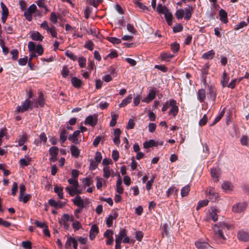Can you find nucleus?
I'll list each match as a JSON object with an SVG mask.
<instances>
[{
    "label": "nucleus",
    "instance_id": "1",
    "mask_svg": "<svg viewBox=\"0 0 249 249\" xmlns=\"http://www.w3.org/2000/svg\"><path fill=\"white\" fill-rule=\"evenodd\" d=\"M28 48L29 52L31 53L29 58V61L34 57H36L37 55H41L43 53V49L41 45H36L33 41H29L28 44Z\"/></svg>",
    "mask_w": 249,
    "mask_h": 249
},
{
    "label": "nucleus",
    "instance_id": "2",
    "mask_svg": "<svg viewBox=\"0 0 249 249\" xmlns=\"http://www.w3.org/2000/svg\"><path fill=\"white\" fill-rule=\"evenodd\" d=\"M215 227L218 229H214V235L215 237L218 238L220 240H226V237L223 234V229H228V225L225 223H221L215 225Z\"/></svg>",
    "mask_w": 249,
    "mask_h": 249
},
{
    "label": "nucleus",
    "instance_id": "3",
    "mask_svg": "<svg viewBox=\"0 0 249 249\" xmlns=\"http://www.w3.org/2000/svg\"><path fill=\"white\" fill-rule=\"evenodd\" d=\"M33 104L29 100L26 99L20 106H18L15 110V112H23L29 108H32Z\"/></svg>",
    "mask_w": 249,
    "mask_h": 249
},
{
    "label": "nucleus",
    "instance_id": "4",
    "mask_svg": "<svg viewBox=\"0 0 249 249\" xmlns=\"http://www.w3.org/2000/svg\"><path fill=\"white\" fill-rule=\"evenodd\" d=\"M170 107L171 109L168 112V114L175 117L178 112V106L177 101L174 99H170Z\"/></svg>",
    "mask_w": 249,
    "mask_h": 249
},
{
    "label": "nucleus",
    "instance_id": "5",
    "mask_svg": "<svg viewBox=\"0 0 249 249\" xmlns=\"http://www.w3.org/2000/svg\"><path fill=\"white\" fill-rule=\"evenodd\" d=\"M36 6L33 4L24 12V16L26 19L29 21H31L32 20V14L35 13L36 10Z\"/></svg>",
    "mask_w": 249,
    "mask_h": 249
},
{
    "label": "nucleus",
    "instance_id": "6",
    "mask_svg": "<svg viewBox=\"0 0 249 249\" xmlns=\"http://www.w3.org/2000/svg\"><path fill=\"white\" fill-rule=\"evenodd\" d=\"M208 98L209 100H211L214 103L215 102L217 96L216 89L212 85H208Z\"/></svg>",
    "mask_w": 249,
    "mask_h": 249
},
{
    "label": "nucleus",
    "instance_id": "7",
    "mask_svg": "<svg viewBox=\"0 0 249 249\" xmlns=\"http://www.w3.org/2000/svg\"><path fill=\"white\" fill-rule=\"evenodd\" d=\"M59 149L56 146H52L50 148L49 152L51 155L50 160L51 162H55L57 160V156L58 154Z\"/></svg>",
    "mask_w": 249,
    "mask_h": 249
},
{
    "label": "nucleus",
    "instance_id": "8",
    "mask_svg": "<svg viewBox=\"0 0 249 249\" xmlns=\"http://www.w3.org/2000/svg\"><path fill=\"white\" fill-rule=\"evenodd\" d=\"M246 208V204L245 202H239L232 206V211L239 213L243 212Z\"/></svg>",
    "mask_w": 249,
    "mask_h": 249
},
{
    "label": "nucleus",
    "instance_id": "9",
    "mask_svg": "<svg viewBox=\"0 0 249 249\" xmlns=\"http://www.w3.org/2000/svg\"><path fill=\"white\" fill-rule=\"evenodd\" d=\"M157 89L156 88H154L150 90V92L146 97H145L142 101L143 102L147 103H149L155 99L156 96Z\"/></svg>",
    "mask_w": 249,
    "mask_h": 249
},
{
    "label": "nucleus",
    "instance_id": "10",
    "mask_svg": "<svg viewBox=\"0 0 249 249\" xmlns=\"http://www.w3.org/2000/svg\"><path fill=\"white\" fill-rule=\"evenodd\" d=\"M0 6L2 9L1 21L3 23H5L9 15V11L6 6L3 2H1Z\"/></svg>",
    "mask_w": 249,
    "mask_h": 249
},
{
    "label": "nucleus",
    "instance_id": "11",
    "mask_svg": "<svg viewBox=\"0 0 249 249\" xmlns=\"http://www.w3.org/2000/svg\"><path fill=\"white\" fill-rule=\"evenodd\" d=\"M238 239L243 242H247L249 240V233L244 231H240L237 233Z\"/></svg>",
    "mask_w": 249,
    "mask_h": 249
},
{
    "label": "nucleus",
    "instance_id": "12",
    "mask_svg": "<svg viewBox=\"0 0 249 249\" xmlns=\"http://www.w3.org/2000/svg\"><path fill=\"white\" fill-rule=\"evenodd\" d=\"M30 37L34 40L41 41L44 37L37 31H31L29 33Z\"/></svg>",
    "mask_w": 249,
    "mask_h": 249
},
{
    "label": "nucleus",
    "instance_id": "13",
    "mask_svg": "<svg viewBox=\"0 0 249 249\" xmlns=\"http://www.w3.org/2000/svg\"><path fill=\"white\" fill-rule=\"evenodd\" d=\"M218 213H219V211L216 208L212 207L211 211L208 216V218L209 219L213 220L214 222H216L218 219Z\"/></svg>",
    "mask_w": 249,
    "mask_h": 249
},
{
    "label": "nucleus",
    "instance_id": "14",
    "mask_svg": "<svg viewBox=\"0 0 249 249\" xmlns=\"http://www.w3.org/2000/svg\"><path fill=\"white\" fill-rule=\"evenodd\" d=\"M72 201L74 205L77 206L78 207L84 208L85 207L84 200L79 195H77L74 198H73L72 199Z\"/></svg>",
    "mask_w": 249,
    "mask_h": 249
},
{
    "label": "nucleus",
    "instance_id": "15",
    "mask_svg": "<svg viewBox=\"0 0 249 249\" xmlns=\"http://www.w3.org/2000/svg\"><path fill=\"white\" fill-rule=\"evenodd\" d=\"M206 90L204 89H199L197 92V98L200 103H204L206 99Z\"/></svg>",
    "mask_w": 249,
    "mask_h": 249
},
{
    "label": "nucleus",
    "instance_id": "16",
    "mask_svg": "<svg viewBox=\"0 0 249 249\" xmlns=\"http://www.w3.org/2000/svg\"><path fill=\"white\" fill-rule=\"evenodd\" d=\"M49 204L51 206L54 207L56 209L61 208L65 205V203H63L61 201H56L53 199H51L49 200Z\"/></svg>",
    "mask_w": 249,
    "mask_h": 249
},
{
    "label": "nucleus",
    "instance_id": "17",
    "mask_svg": "<svg viewBox=\"0 0 249 249\" xmlns=\"http://www.w3.org/2000/svg\"><path fill=\"white\" fill-rule=\"evenodd\" d=\"M195 245L198 249H209L212 248L208 243L201 240L196 241Z\"/></svg>",
    "mask_w": 249,
    "mask_h": 249
},
{
    "label": "nucleus",
    "instance_id": "18",
    "mask_svg": "<svg viewBox=\"0 0 249 249\" xmlns=\"http://www.w3.org/2000/svg\"><path fill=\"white\" fill-rule=\"evenodd\" d=\"M68 135V132L65 128H60V141L61 144L66 141Z\"/></svg>",
    "mask_w": 249,
    "mask_h": 249
},
{
    "label": "nucleus",
    "instance_id": "19",
    "mask_svg": "<svg viewBox=\"0 0 249 249\" xmlns=\"http://www.w3.org/2000/svg\"><path fill=\"white\" fill-rule=\"evenodd\" d=\"M80 133V130L75 131L72 135H70L68 137L69 140L72 142L77 144L78 143V137Z\"/></svg>",
    "mask_w": 249,
    "mask_h": 249
},
{
    "label": "nucleus",
    "instance_id": "20",
    "mask_svg": "<svg viewBox=\"0 0 249 249\" xmlns=\"http://www.w3.org/2000/svg\"><path fill=\"white\" fill-rule=\"evenodd\" d=\"M97 123V120L94 119L92 115H89L86 118L84 122L85 125L89 124L91 126H94Z\"/></svg>",
    "mask_w": 249,
    "mask_h": 249
},
{
    "label": "nucleus",
    "instance_id": "21",
    "mask_svg": "<svg viewBox=\"0 0 249 249\" xmlns=\"http://www.w3.org/2000/svg\"><path fill=\"white\" fill-rule=\"evenodd\" d=\"M219 170L218 168H213L211 170V175L214 182H217L219 180Z\"/></svg>",
    "mask_w": 249,
    "mask_h": 249
},
{
    "label": "nucleus",
    "instance_id": "22",
    "mask_svg": "<svg viewBox=\"0 0 249 249\" xmlns=\"http://www.w3.org/2000/svg\"><path fill=\"white\" fill-rule=\"evenodd\" d=\"M219 15L220 17V20L224 23L226 24L228 22L227 18V13L225 10L221 9L219 11Z\"/></svg>",
    "mask_w": 249,
    "mask_h": 249
},
{
    "label": "nucleus",
    "instance_id": "23",
    "mask_svg": "<svg viewBox=\"0 0 249 249\" xmlns=\"http://www.w3.org/2000/svg\"><path fill=\"white\" fill-rule=\"evenodd\" d=\"M178 192V189L176 187L172 186L170 187L166 191V196L168 198L172 195H177Z\"/></svg>",
    "mask_w": 249,
    "mask_h": 249
},
{
    "label": "nucleus",
    "instance_id": "24",
    "mask_svg": "<svg viewBox=\"0 0 249 249\" xmlns=\"http://www.w3.org/2000/svg\"><path fill=\"white\" fill-rule=\"evenodd\" d=\"M188 7H186L184 9V14H185L184 18L186 20H189L192 17V12L193 11L194 9L192 6L188 5Z\"/></svg>",
    "mask_w": 249,
    "mask_h": 249
},
{
    "label": "nucleus",
    "instance_id": "25",
    "mask_svg": "<svg viewBox=\"0 0 249 249\" xmlns=\"http://www.w3.org/2000/svg\"><path fill=\"white\" fill-rule=\"evenodd\" d=\"M215 55V52L213 50H211L203 54L202 58L204 59L211 60L212 59Z\"/></svg>",
    "mask_w": 249,
    "mask_h": 249
},
{
    "label": "nucleus",
    "instance_id": "26",
    "mask_svg": "<svg viewBox=\"0 0 249 249\" xmlns=\"http://www.w3.org/2000/svg\"><path fill=\"white\" fill-rule=\"evenodd\" d=\"M127 231L124 228H121L118 235H115L116 239L122 241L123 239L127 235Z\"/></svg>",
    "mask_w": 249,
    "mask_h": 249
},
{
    "label": "nucleus",
    "instance_id": "27",
    "mask_svg": "<svg viewBox=\"0 0 249 249\" xmlns=\"http://www.w3.org/2000/svg\"><path fill=\"white\" fill-rule=\"evenodd\" d=\"M31 161V158L28 156H25V157L23 159H21L19 160V164L21 167H24L25 166H28L30 161Z\"/></svg>",
    "mask_w": 249,
    "mask_h": 249
},
{
    "label": "nucleus",
    "instance_id": "28",
    "mask_svg": "<svg viewBox=\"0 0 249 249\" xmlns=\"http://www.w3.org/2000/svg\"><path fill=\"white\" fill-rule=\"evenodd\" d=\"M230 78L225 71H224L220 83L223 88L227 87Z\"/></svg>",
    "mask_w": 249,
    "mask_h": 249
},
{
    "label": "nucleus",
    "instance_id": "29",
    "mask_svg": "<svg viewBox=\"0 0 249 249\" xmlns=\"http://www.w3.org/2000/svg\"><path fill=\"white\" fill-rule=\"evenodd\" d=\"M71 82L73 86L76 88H79L82 85V81L76 77L71 78Z\"/></svg>",
    "mask_w": 249,
    "mask_h": 249
},
{
    "label": "nucleus",
    "instance_id": "30",
    "mask_svg": "<svg viewBox=\"0 0 249 249\" xmlns=\"http://www.w3.org/2000/svg\"><path fill=\"white\" fill-rule=\"evenodd\" d=\"M157 142H156L154 140H150L149 141H146L143 143V147L144 148L148 149L153 146H157Z\"/></svg>",
    "mask_w": 249,
    "mask_h": 249
},
{
    "label": "nucleus",
    "instance_id": "31",
    "mask_svg": "<svg viewBox=\"0 0 249 249\" xmlns=\"http://www.w3.org/2000/svg\"><path fill=\"white\" fill-rule=\"evenodd\" d=\"M70 150L71 151V153L72 156L76 158H77L80 154V150L78 148L74 145H71L70 146Z\"/></svg>",
    "mask_w": 249,
    "mask_h": 249
},
{
    "label": "nucleus",
    "instance_id": "32",
    "mask_svg": "<svg viewBox=\"0 0 249 249\" xmlns=\"http://www.w3.org/2000/svg\"><path fill=\"white\" fill-rule=\"evenodd\" d=\"M132 99V95L131 94L129 95L126 98L123 99L121 103L119 105L120 107H125L127 104L131 102Z\"/></svg>",
    "mask_w": 249,
    "mask_h": 249
},
{
    "label": "nucleus",
    "instance_id": "33",
    "mask_svg": "<svg viewBox=\"0 0 249 249\" xmlns=\"http://www.w3.org/2000/svg\"><path fill=\"white\" fill-rule=\"evenodd\" d=\"M174 56L169 53H162L160 54L161 60L162 61H169Z\"/></svg>",
    "mask_w": 249,
    "mask_h": 249
},
{
    "label": "nucleus",
    "instance_id": "34",
    "mask_svg": "<svg viewBox=\"0 0 249 249\" xmlns=\"http://www.w3.org/2000/svg\"><path fill=\"white\" fill-rule=\"evenodd\" d=\"M54 192L57 194L60 199L63 198V187L55 186L54 188Z\"/></svg>",
    "mask_w": 249,
    "mask_h": 249
},
{
    "label": "nucleus",
    "instance_id": "35",
    "mask_svg": "<svg viewBox=\"0 0 249 249\" xmlns=\"http://www.w3.org/2000/svg\"><path fill=\"white\" fill-rule=\"evenodd\" d=\"M39 139H40V141L35 140L34 142V143L36 145H39V144L41 143V142L46 143V141H47V138H46L45 133H44V132L41 133L39 136Z\"/></svg>",
    "mask_w": 249,
    "mask_h": 249
},
{
    "label": "nucleus",
    "instance_id": "36",
    "mask_svg": "<svg viewBox=\"0 0 249 249\" xmlns=\"http://www.w3.org/2000/svg\"><path fill=\"white\" fill-rule=\"evenodd\" d=\"M35 224L36 225L40 228H42L43 229V232L45 235H47V226L44 222H42L38 220H36L35 222Z\"/></svg>",
    "mask_w": 249,
    "mask_h": 249
},
{
    "label": "nucleus",
    "instance_id": "37",
    "mask_svg": "<svg viewBox=\"0 0 249 249\" xmlns=\"http://www.w3.org/2000/svg\"><path fill=\"white\" fill-rule=\"evenodd\" d=\"M209 199L212 201H215L218 197V194L214 192L213 188H211L209 190Z\"/></svg>",
    "mask_w": 249,
    "mask_h": 249
},
{
    "label": "nucleus",
    "instance_id": "38",
    "mask_svg": "<svg viewBox=\"0 0 249 249\" xmlns=\"http://www.w3.org/2000/svg\"><path fill=\"white\" fill-rule=\"evenodd\" d=\"M111 120L110 122V126L111 127L114 126L117 123V120L119 117L118 114H115L113 112H111Z\"/></svg>",
    "mask_w": 249,
    "mask_h": 249
},
{
    "label": "nucleus",
    "instance_id": "39",
    "mask_svg": "<svg viewBox=\"0 0 249 249\" xmlns=\"http://www.w3.org/2000/svg\"><path fill=\"white\" fill-rule=\"evenodd\" d=\"M190 191V186L187 185L184 186L181 190V196L182 197H185L188 195Z\"/></svg>",
    "mask_w": 249,
    "mask_h": 249
},
{
    "label": "nucleus",
    "instance_id": "40",
    "mask_svg": "<svg viewBox=\"0 0 249 249\" xmlns=\"http://www.w3.org/2000/svg\"><path fill=\"white\" fill-rule=\"evenodd\" d=\"M164 17L166 19V20L169 25H171L172 24V18L173 15L169 11V10H167V12L164 14Z\"/></svg>",
    "mask_w": 249,
    "mask_h": 249
},
{
    "label": "nucleus",
    "instance_id": "41",
    "mask_svg": "<svg viewBox=\"0 0 249 249\" xmlns=\"http://www.w3.org/2000/svg\"><path fill=\"white\" fill-rule=\"evenodd\" d=\"M210 65L209 63H206L201 69V76H207L208 74Z\"/></svg>",
    "mask_w": 249,
    "mask_h": 249
},
{
    "label": "nucleus",
    "instance_id": "42",
    "mask_svg": "<svg viewBox=\"0 0 249 249\" xmlns=\"http://www.w3.org/2000/svg\"><path fill=\"white\" fill-rule=\"evenodd\" d=\"M167 10H169L165 6H163L161 4H158L157 11L160 14H164Z\"/></svg>",
    "mask_w": 249,
    "mask_h": 249
},
{
    "label": "nucleus",
    "instance_id": "43",
    "mask_svg": "<svg viewBox=\"0 0 249 249\" xmlns=\"http://www.w3.org/2000/svg\"><path fill=\"white\" fill-rule=\"evenodd\" d=\"M209 201L208 199H204L198 202L196 206V210H199L201 208L206 206L208 204Z\"/></svg>",
    "mask_w": 249,
    "mask_h": 249
},
{
    "label": "nucleus",
    "instance_id": "44",
    "mask_svg": "<svg viewBox=\"0 0 249 249\" xmlns=\"http://www.w3.org/2000/svg\"><path fill=\"white\" fill-rule=\"evenodd\" d=\"M48 33H50L51 34L52 37L57 38V31H56V28L54 26L52 27H49V26L48 25Z\"/></svg>",
    "mask_w": 249,
    "mask_h": 249
},
{
    "label": "nucleus",
    "instance_id": "45",
    "mask_svg": "<svg viewBox=\"0 0 249 249\" xmlns=\"http://www.w3.org/2000/svg\"><path fill=\"white\" fill-rule=\"evenodd\" d=\"M65 54L66 56L73 61H75L77 59V56L74 55L71 51L69 50H66Z\"/></svg>",
    "mask_w": 249,
    "mask_h": 249
},
{
    "label": "nucleus",
    "instance_id": "46",
    "mask_svg": "<svg viewBox=\"0 0 249 249\" xmlns=\"http://www.w3.org/2000/svg\"><path fill=\"white\" fill-rule=\"evenodd\" d=\"M107 39L114 44H119L121 43V39L115 37H107Z\"/></svg>",
    "mask_w": 249,
    "mask_h": 249
},
{
    "label": "nucleus",
    "instance_id": "47",
    "mask_svg": "<svg viewBox=\"0 0 249 249\" xmlns=\"http://www.w3.org/2000/svg\"><path fill=\"white\" fill-rule=\"evenodd\" d=\"M183 26L180 24H176L173 28V31L174 33H177L178 32H181L183 30Z\"/></svg>",
    "mask_w": 249,
    "mask_h": 249
},
{
    "label": "nucleus",
    "instance_id": "48",
    "mask_svg": "<svg viewBox=\"0 0 249 249\" xmlns=\"http://www.w3.org/2000/svg\"><path fill=\"white\" fill-rule=\"evenodd\" d=\"M225 113L224 110H223L215 118V119L213 121V123L211 125H213L215 124L216 123H217L223 117Z\"/></svg>",
    "mask_w": 249,
    "mask_h": 249
},
{
    "label": "nucleus",
    "instance_id": "49",
    "mask_svg": "<svg viewBox=\"0 0 249 249\" xmlns=\"http://www.w3.org/2000/svg\"><path fill=\"white\" fill-rule=\"evenodd\" d=\"M58 17L56 16L54 12H52L50 15V20L53 24L57 23V19Z\"/></svg>",
    "mask_w": 249,
    "mask_h": 249
},
{
    "label": "nucleus",
    "instance_id": "50",
    "mask_svg": "<svg viewBox=\"0 0 249 249\" xmlns=\"http://www.w3.org/2000/svg\"><path fill=\"white\" fill-rule=\"evenodd\" d=\"M79 65L80 68H85L86 64V58L84 57H80L78 59Z\"/></svg>",
    "mask_w": 249,
    "mask_h": 249
},
{
    "label": "nucleus",
    "instance_id": "51",
    "mask_svg": "<svg viewBox=\"0 0 249 249\" xmlns=\"http://www.w3.org/2000/svg\"><path fill=\"white\" fill-rule=\"evenodd\" d=\"M104 177L107 179L110 176V169L109 166H105L103 168Z\"/></svg>",
    "mask_w": 249,
    "mask_h": 249
},
{
    "label": "nucleus",
    "instance_id": "52",
    "mask_svg": "<svg viewBox=\"0 0 249 249\" xmlns=\"http://www.w3.org/2000/svg\"><path fill=\"white\" fill-rule=\"evenodd\" d=\"M69 184L72 185L73 188H78L79 183L78 180L74 178H70L68 180Z\"/></svg>",
    "mask_w": 249,
    "mask_h": 249
},
{
    "label": "nucleus",
    "instance_id": "53",
    "mask_svg": "<svg viewBox=\"0 0 249 249\" xmlns=\"http://www.w3.org/2000/svg\"><path fill=\"white\" fill-rule=\"evenodd\" d=\"M31 195L29 194H26L25 195H22V197L20 198V196H19V200L22 201L24 203H26L30 198Z\"/></svg>",
    "mask_w": 249,
    "mask_h": 249
},
{
    "label": "nucleus",
    "instance_id": "54",
    "mask_svg": "<svg viewBox=\"0 0 249 249\" xmlns=\"http://www.w3.org/2000/svg\"><path fill=\"white\" fill-rule=\"evenodd\" d=\"M231 184L228 181L224 182L222 185V188L225 191L231 190Z\"/></svg>",
    "mask_w": 249,
    "mask_h": 249
},
{
    "label": "nucleus",
    "instance_id": "55",
    "mask_svg": "<svg viewBox=\"0 0 249 249\" xmlns=\"http://www.w3.org/2000/svg\"><path fill=\"white\" fill-rule=\"evenodd\" d=\"M237 84V79H236V78H234L232 79L231 80V82L227 85V87L229 88L233 89L235 88Z\"/></svg>",
    "mask_w": 249,
    "mask_h": 249
},
{
    "label": "nucleus",
    "instance_id": "56",
    "mask_svg": "<svg viewBox=\"0 0 249 249\" xmlns=\"http://www.w3.org/2000/svg\"><path fill=\"white\" fill-rule=\"evenodd\" d=\"M65 190L70 194V195H71L72 196H73L76 195L75 190L74 188L67 186V187L65 188Z\"/></svg>",
    "mask_w": 249,
    "mask_h": 249
},
{
    "label": "nucleus",
    "instance_id": "57",
    "mask_svg": "<svg viewBox=\"0 0 249 249\" xmlns=\"http://www.w3.org/2000/svg\"><path fill=\"white\" fill-rule=\"evenodd\" d=\"M249 139L246 135H243L240 139L241 143L243 145L247 146L248 145V142Z\"/></svg>",
    "mask_w": 249,
    "mask_h": 249
},
{
    "label": "nucleus",
    "instance_id": "58",
    "mask_svg": "<svg viewBox=\"0 0 249 249\" xmlns=\"http://www.w3.org/2000/svg\"><path fill=\"white\" fill-rule=\"evenodd\" d=\"M70 71L67 66H64L61 71V74L64 78H66L69 74Z\"/></svg>",
    "mask_w": 249,
    "mask_h": 249
},
{
    "label": "nucleus",
    "instance_id": "59",
    "mask_svg": "<svg viewBox=\"0 0 249 249\" xmlns=\"http://www.w3.org/2000/svg\"><path fill=\"white\" fill-rule=\"evenodd\" d=\"M171 49L174 53H177L179 49V44L177 42H174L171 45Z\"/></svg>",
    "mask_w": 249,
    "mask_h": 249
},
{
    "label": "nucleus",
    "instance_id": "60",
    "mask_svg": "<svg viewBox=\"0 0 249 249\" xmlns=\"http://www.w3.org/2000/svg\"><path fill=\"white\" fill-rule=\"evenodd\" d=\"M184 15V11L183 9L178 10L176 13V16L178 19H181Z\"/></svg>",
    "mask_w": 249,
    "mask_h": 249
},
{
    "label": "nucleus",
    "instance_id": "61",
    "mask_svg": "<svg viewBox=\"0 0 249 249\" xmlns=\"http://www.w3.org/2000/svg\"><path fill=\"white\" fill-rule=\"evenodd\" d=\"M36 3L39 7L44 8L45 11H47V7L45 5V0H38Z\"/></svg>",
    "mask_w": 249,
    "mask_h": 249
},
{
    "label": "nucleus",
    "instance_id": "62",
    "mask_svg": "<svg viewBox=\"0 0 249 249\" xmlns=\"http://www.w3.org/2000/svg\"><path fill=\"white\" fill-rule=\"evenodd\" d=\"M207 120L208 119L207 115H204L202 118L201 119L199 122V125L201 126L205 125L207 124Z\"/></svg>",
    "mask_w": 249,
    "mask_h": 249
},
{
    "label": "nucleus",
    "instance_id": "63",
    "mask_svg": "<svg viewBox=\"0 0 249 249\" xmlns=\"http://www.w3.org/2000/svg\"><path fill=\"white\" fill-rule=\"evenodd\" d=\"M127 30L129 32L132 33L133 34H136L137 33V30L134 28V26L130 23H128L127 25Z\"/></svg>",
    "mask_w": 249,
    "mask_h": 249
},
{
    "label": "nucleus",
    "instance_id": "64",
    "mask_svg": "<svg viewBox=\"0 0 249 249\" xmlns=\"http://www.w3.org/2000/svg\"><path fill=\"white\" fill-rule=\"evenodd\" d=\"M22 247L25 249H31V243L30 241H23L21 243Z\"/></svg>",
    "mask_w": 249,
    "mask_h": 249
}]
</instances>
